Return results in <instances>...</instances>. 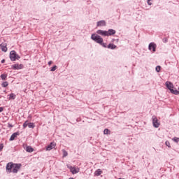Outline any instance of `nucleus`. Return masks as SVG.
<instances>
[{"mask_svg": "<svg viewBox=\"0 0 179 179\" xmlns=\"http://www.w3.org/2000/svg\"><path fill=\"white\" fill-rule=\"evenodd\" d=\"M118 179H124V178H118Z\"/></svg>", "mask_w": 179, "mask_h": 179, "instance_id": "35", "label": "nucleus"}, {"mask_svg": "<svg viewBox=\"0 0 179 179\" xmlns=\"http://www.w3.org/2000/svg\"><path fill=\"white\" fill-rule=\"evenodd\" d=\"M57 145V143H55V142H52L50 145H48L47 147H46V150L47 151H50L52 149L55 148Z\"/></svg>", "mask_w": 179, "mask_h": 179, "instance_id": "9", "label": "nucleus"}, {"mask_svg": "<svg viewBox=\"0 0 179 179\" xmlns=\"http://www.w3.org/2000/svg\"><path fill=\"white\" fill-rule=\"evenodd\" d=\"M69 179H74L73 178H69Z\"/></svg>", "mask_w": 179, "mask_h": 179, "instance_id": "34", "label": "nucleus"}, {"mask_svg": "<svg viewBox=\"0 0 179 179\" xmlns=\"http://www.w3.org/2000/svg\"><path fill=\"white\" fill-rule=\"evenodd\" d=\"M28 127L29 128H34V123H28Z\"/></svg>", "mask_w": 179, "mask_h": 179, "instance_id": "21", "label": "nucleus"}, {"mask_svg": "<svg viewBox=\"0 0 179 179\" xmlns=\"http://www.w3.org/2000/svg\"><path fill=\"white\" fill-rule=\"evenodd\" d=\"M165 85L172 94L179 95V91L174 90V85L172 83L167 81L165 83Z\"/></svg>", "mask_w": 179, "mask_h": 179, "instance_id": "4", "label": "nucleus"}, {"mask_svg": "<svg viewBox=\"0 0 179 179\" xmlns=\"http://www.w3.org/2000/svg\"><path fill=\"white\" fill-rule=\"evenodd\" d=\"M3 148V144L0 145V151H1Z\"/></svg>", "mask_w": 179, "mask_h": 179, "instance_id": "29", "label": "nucleus"}, {"mask_svg": "<svg viewBox=\"0 0 179 179\" xmlns=\"http://www.w3.org/2000/svg\"><path fill=\"white\" fill-rule=\"evenodd\" d=\"M162 67L160 66H158L156 67V71L159 72L161 71Z\"/></svg>", "mask_w": 179, "mask_h": 179, "instance_id": "25", "label": "nucleus"}, {"mask_svg": "<svg viewBox=\"0 0 179 179\" xmlns=\"http://www.w3.org/2000/svg\"><path fill=\"white\" fill-rule=\"evenodd\" d=\"M148 48L150 50H152V52H156L157 45L155 43H150Z\"/></svg>", "mask_w": 179, "mask_h": 179, "instance_id": "10", "label": "nucleus"}, {"mask_svg": "<svg viewBox=\"0 0 179 179\" xmlns=\"http://www.w3.org/2000/svg\"><path fill=\"white\" fill-rule=\"evenodd\" d=\"M52 63H53L52 61H50V62H48V64L49 66H51Z\"/></svg>", "mask_w": 179, "mask_h": 179, "instance_id": "30", "label": "nucleus"}, {"mask_svg": "<svg viewBox=\"0 0 179 179\" xmlns=\"http://www.w3.org/2000/svg\"><path fill=\"white\" fill-rule=\"evenodd\" d=\"M152 123H153V126L155 128H158L160 126V123L159 122V120L157 117H152Z\"/></svg>", "mask_w": 179, "mask_h": 179, "instance_id": "8", "label": "nucleus"}, {"mask_svg": "<svg viewBox=\"0 0 179 179\" xmlns=\"http://www.w3.org/2000/svg\"><path fill=\"white\" fill-rule=\"evenodd\" d=\"M3 111V108L0 107V113Z\"/></svg>", "mask_w": 179, "mask_h": 179, "instance_id": "31", "label": "nucleus"}, {"mask_svg": "<svg viewBox=\"0 0 179 179\" xmlns=\"http://www.w3.org/2000/svg\"><path fill=\"white\" fill-rule=\"evenodd\" d=\"M57 66H54L52 69H51V70H50V71H55L56 70H57Z\"/></svg>", "mask_w": 179, "mask_h": 179, "instance_id": "24", "label": "nucleus"}, {"mask_svg": "<svg viewBox=\"0 0 179 179\" xmlns=\"http://www.w3.org/2000/svg\"><path fill=\"white\" fill-rule=\"evenodd\" d=\"M10 59L11 61L15 62L16 59L19 60L20 57L16 53L15 51L13 50L10 52Z\"/></svg>", "mask_w": 179, "mask_h": 179, "instance_id": "5", "label": "nucleus"}, {"mask_svg": "<svg viewBox=\"0 0 179 179\" xmlns=\"http://www.w3.org/2000/svg\"><path fill=\"white\" fill-rule=\"evenodd\" d=\"M167 41H168V40H167V39H166V40H165V43H166V42H167Z\"/></svg>", "mask_w": 179, "mask_h": 179, "instance_id": "33", "label": "nucleus"}, {"mask_svg": "<svg viewBox=\"0 0 179 179\" xmlns=\"http://www.w3.org/2000/svg\"><path fill=\"white\" fill-rule=\"evenodd\" d=\"M152 0H148V4L151 6L152 3Z\"/></svg>", "mask_w": 179, "mask_h": 179, "instance_id": "28", "label": "nucleus"}, {"mask_svg": "<svg viewBox=\"0 0 179 179\" xmlns=\"http://www.w3.org/2000/svg\"><path fill=\"white\" fill-rule=\"evenodd\" d=\"M7 76H7L6 74H1V75L0 76V78H1V80H6V78H7Z\"/></svg>", "mask_w": 179, "mask_h": 179, "instance_id": "17", "label": "nucleus"}, {"mask_svg": "<svg viewBox=\"0 0 179 179\" xmlns=\"http://www.w3.org/2000/svg\"><path fill=\"white\" fill-rule=\"evenodd\" d=\"M172 140L176 143L179 142V138H178V137H174L173 138H172Z\"/></svg>", "mask_w": 179, "mask_h": 179, "instance_id": "23", "label": "nucleus"}, {"mask_svg": "<svg viewBox=\"0 0 179 179\" xmlns=\"http://www.w3.org/2000/svg\"><path fill=\"white\" fill-rule=\"evenodd\" d=\"M69 169L72 174H76L80 172V168L78 167L69 166Z\"/></svg>", "mask_w": 179, "mask_h": 179, "instance_id": "6", "label": "nucleus"}, {"mask_svg": "<svg viewBox=\"0 0 179 179\" xmlns=\"http://www.w3.org/2000/svg\"><path fill=\"white\" fill-rule=\"evenodd\" d=\"M28 125H29L28 121H26V122L23 124V127H24V128H26Z\"/></svg>", "mask_w": 179, "mask_h": 179, "instance_id": "26", "label": "nucleus"}, {"mask_svg": "<svg viewBox=\"0 0 179 179\" xmlns=\"http://www.w3.org/2000/svg\"><path fill=\"white\" fill-rule=\"evenodd\" d=\"M104 134H110V131L108 129H105L103 131Z\"/></svg>", "mask_w": 179, "mask_h": 179, "instance_id": "19", "label": "nucleus"}, {"mask_svg": "<svg viewBox=\"0 0 179 179\" xmlns=\"http://www.w3.org/2000/svg\"><path fill=\"white\" fill-rule=\"evenodd\" d=\"M18 135H20V134L17 132L13 134L10 138V141H14Z\"/></svg>", "mask_w": 179, "mask_h": 179, "instance_id": "13", "label": "nucleus"}, {"mask_svg": "<svg viewBox=\"0 0 179 179\" xmlns=\"http://www.w3.org/2000/svg\"><path fill=\"white\" fill-rule=\"evenodd\" d=\"M21 164H13V162H9L6 164V171L9 173H17L19 170L21 169Z\"/></svg>", "mask_w": 179, "mask_h": 179, "instance_id": "1", "label": "nucleus"}, {"mask_svg": "<svg viewBox=\"0 0 179 179\" xmlns=\"http://www.w3.org/2000/svg\"><path fill=\"white\" fill-rule=\"evenodd\" d=\"M1 85L3 87H8V82H3Z\"/></svg>", "mask_w": 179, "mask_h": 179, "instance_id": "22", "label": "nucleus"}, {"mask_svg": "<svg viewBox=\"0 0 179 179\" xmlns=\"http://www.w3.org/2000/svg\"><path fill=\"white\" fill-rule=\"evenodd\" d=\"M15 98H16V95L15 94L11 93L9 94V98H8L9 100H14L15 99Z\"/></svg>", "mask_w": 179, "mask_h": 179, "instance_id": "15", "label": "nucleus"}, {"mask_svg": "<svg viewBox=\"0 0 179 179\" xmlns=\"http://www.w3.org/2000/svg\"><path fill=\"white\" fill-rule=\"evenodd\" d=\"M178 91H179V87H178Z\"/></svg>", "mask_w": 179, "mask_h": 179, "instance_id": "36", "label": "nucleus"}, {"mask_svg": "<svg viewBox=\"0 0 179 179\" xmlns=\"http://www.w3.org/2000/svg\"><path fill=\"white\" fill-rule=\"evenodd\" d=\"M4 62H5V60H4V59L1 60V63H2V64H3Z\"/></svg>", "mask_w": 179, "mask_h": 179, "instance_id": "32", "label": "nucleus"}, {"mask_svg": "<svg viewBox=\"0 0 179 179\" xmlns=\"http://www.w3.org/2000/svg\"><path fill=\"white\" fill-rule=\"evenodd\" d=\"M102 173V171L101 169H98L97 171H95V175L99 176Z\"/></svg>", "mask_w": 179, "mask_h": 179, "instance_id": "18", "label": "nucleus"}, {"mask_svg": "<svg viewBox=\"0 0 179 179\" xmlns=\"http://www.w3.org/2000/svg\"><path fill=\"white\" fill-rule=\"evenodd\" d=\"M96 26L97 27H105V26H106V21H103V20L99 21L96 23Z\"/></svg>", "mask_w": 179, "mask_h": 179, "instance_id": "12", "label": "nucleus"}, {"mask_svg": "<svg viewBox=\"0 0 179 179\" xmlns=\"http://www.w3.org/2000/svg\"><path fill=\"white\" fill-rule=\"evenodd\" d=\"M116 48H117V46L114 44H109L108 45V49L115 50V49H116Z\"/></svg>", "mask_w": 179, "mask_h": 179, "instance_id": "16", "label": "nucleus"}, {"mask_svg": "<svg viewBox=\"0 0 179 179\" xmlns=\"http://www.w3.org/2000/svg\"><path fill=\"white\" fill-rule=\"evenodd\" d=\"M0 49L1 50L2 52H7L8 48H7V44L6 43H1L0 44Z\"/></svg>", "mask_w": 179, "mask_h": 179, "instance_id": "11", "label": "nucleus"}, {"mask_svg": "<svg viewBox=\"0 0 179 179\" xmlns=\"http://www.w3.org/2000/svg\"><path fill=\"white\" fill-rule=\"evenodd\" d=\"M25 150L28 152H34V148H32L31 146H27L25 148Z\"/></svg>", "mask_w": 179, "mask_h": 179, "instance_id": "14", "label": "nucleus"}, {"mask_svg": "<svg viewBox=\"0 0 179 179\" xmlns=\"http://www.w3.org/2000/svg\"><path fill=\"white\" fill-rule=\"evenodd\" d=\"M62 153H63V157H65L66 156H68V152L64 150H62Z\"/></svg>", "mask_w": 179, "mask_h": 179, "instance_id": "20", "label": "nucleus"}, {"mask_svg": "<svg viewBox=\"0 0 179 179\" xmlns=\"http://www.w3.org/2000/svg\"><path fill=\"white\" fill-rule=\"evenodd\" d=\"M23 68H24L23 64H17L11 66V69L13 70H20V69H22Z\"/></svg>", "mask_w": 179, "mask_h": 179, "instance_id": "7", "label": "nucleus"}, {"mask_svg": "<svg viewBox=\"0 0 179 179\" xmlns=\"http://www.w3.org/2000/svg\"><path fill=\"white\" fill-rule=\"evenodd\" d=\"M91 38L96 42L97 43H99L101 45H102L104 48H106V43H103V39L100 36H97L96 34H92L91 36Z\"/></svg>", "mask_w": 179, "mask_h": 179, "instance_id": "2", "label": "nucleus"}, {"mask_svg": "<svg viewBox=\"0 0 179 179\" xmlns=\"http://www.w3.org/2000/svg\"><path fill=\"white\" fill-rule=\"evenodd\" d=\"M96 33L103 36H110L116 34V31L114 29H109L108 31L99 30Z\"/></svg>", "mask_w": 179, "mask_h": 179, "instance_id": "3", "label": "nucleus"}, {"mask_svg": "<svg viewBox=\"0 0 179 179\" xmlns=\"http://www.w3.org/2000/svg\"><path fill=\"white\" fill-rule=\"evenodd\" d=\"M165 144H166V145L168 146L169 148H171V143H170L169 141H166Z\"/></svg>", "mask_w": 179, "mask_h": 179, "instance_id": "27", "label": "nucleus"}]
</instances>
